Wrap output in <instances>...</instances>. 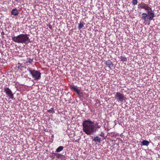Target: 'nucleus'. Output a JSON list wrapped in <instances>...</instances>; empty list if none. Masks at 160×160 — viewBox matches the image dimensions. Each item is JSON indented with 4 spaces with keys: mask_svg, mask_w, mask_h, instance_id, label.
<instances>
[{
    "mask_svg": "<svg viewBox=\"0 0 160 160\" xmlns=\"http://www.w3.org/2000/svg\"><path fill=\"white\" fill-rule=\"evenodd\" d=\"M63 148H64L63 146H59L58 148L56 149V152H60L63 150Z\"/></svg>",
    "mask_w": 160,
    "mask_h": 160,
    "instance_id": "obj_14",
    "label": "nucleus"
},
{
    "mask_svg": "<svg viewBox=\"0 0 160 160\" xmlns=\"http://www.w3.org/2000/svg\"><path fill=\"white\" fill-rule=\"evenodd\" d=\"M115 97L117 101L118 102H123L124 100V97L123 94L120 92H117L115 95Z\"/></svg>",
    "mask_w": 160,
    "mask_h": 160,
    "instance_id": "obj_6",
    "label": "nucleus"
},
{
    "mask_svg": "<svg viewBox=\"0 0 160 160\" xmlns=\"http://www.w3.org/2000/svg\"><path fill=\"white\" fill-rule=\"evenodd\" d=\"M55 156H52V155L51 156V157H53V158H54L55 157Z\"/></svg>",
    "mask_w": 160,
    "mask_h": 160,
    "instance_id": "obj_24",
    "label": "nucleus"
},
{
    "mask_svg": "<svg viewBox=\"0 0 160 160\" xmlns=\"http://www.w3.org/2000/svg\"><path fill=\"white\" fill-rule=\"evenodd\" d=\"M4 92L9 97L10 99H13L14 98L13 94L12 91L8 87H5L4 89Z\"/></svg>",
    "mask_w": 160,
    "mask_h": 160,
    "instance_id": "obj_5",
    "label": "nucleus"
},
{
    "mask_svg": "<svg viewBox=\"0 0 160 160\" xmlns=\"http://www.w3.org/2000/svg\"><path fill=\"white\" fill-rule=\"evenodd\" d=\"M82 124L83 131L87 135L93 134L102 126V124L100 121L94 123L89 120L83 121Z\"/></svg>",
    "mask_w": 160,
    "mask_h": 160,
    "instance_id": "obj_1",
    "label": "nucleus"
},
{
    "mask_svg": "<svg viewBox=\"0 0 160 160\" xmlns=\"http://www.w3.org/2000/svg\"><path fill=\"white\" fill-rule=\"evenodd\" d=\"M138 8L144 9L148 11L147 14L148 16V19L149 20H152L155 17V13L152 8L149 7L148 4L144 3H142L138 5Z\"/></svg>",
    "mask_w": 160,
    "mask_h": 160,
    "instance_id": "obj_3",
    "label": "nucleus"
},
{
    "mask_svg": "<svg viewBox=\"0 0 160 160\" xmlns=\"http://www.w3.org/2000/svg\"><path fill=\"white\" fill-rule=\"evenodd\" d=\"M138 2L137 0H132V4L134 6L137 5Z\"/></svg>",
    "mask_w": 160,
    "mask_h": 160,
    "instance_id": "obj_20",
    "label": "nucleus"
},
{
    "mask_svg": "<svg viewBox=\"0 0 160 160\" xmlns=\"http://www.w3.org/2000/svg\"><path fill=\"white\" fill-rule=\"evenodd\" d=\"M47 112H50V113H54L55 112L54 108H51L50 109L48 110Z\"/></svg>",
    "mask_w": 160,
    "mask_h": 160,
    "instance_id": "obj_17",
    "label": "nucleus"
},
{
    "mask_svg": "<svg viewBox=\"0 0 160 160\" xmlns=\"http://www.w3.org/2000/svg\"><path fill=\"white\" fill-rule=\"evenodd\" d=\"M33 61V59H31L30 58H29L28 59V60L26 62V63H31Z\"/></svg>",
    "mask_w": 160,
    "mask_h": 160,
    "instance_id": "obj_19",
    "label": "nucleus"
},
{
    "mask_svg": "<svg viewBox=\"0 0 160 160\" xmlns=\"http://www.w3.org/2000/svg\"><path fill=\"white\" fill-rule=\"evenodd\" d=\"M18 69L22 70V68H23V66H22V65L20 63H18L17 66Z\"/></svg>",
    "mask_w": 160,
    "mask_h": 160,
    "instance_id": "obj_18",
    "label": "nucleus"
},
{
    "mask_svg": "<svg viewBox=\"0 0 160 160\" xmlns=\"http://www.w3.org/2000/svg\"><path fill=\"white\" fill-rule=\"evenodd\" d=\"M48 27H49V28L50 29H52V26L51 25H49V26H48Z\"/></svg>",
    "mask_w": 160,
    "mask_h": 160,
    "instance_id": "obj_22",
    "label": "nucleus"
},
{
    "mask_svg": "<svg viewBox=\"0 0 160 160\" xmlns=\"http://www.w3.org/2000/svg\"><path fill=\"white\" fill-rule=\"evenodd\" d=\"M120 59L121 61L122 62H127V58L125 57L121 56L120 57Z\"/></svg>",
    "mask_w": 160,
    "mask_h": 160,
    "instance_id": "obj_16",
    "label": "nucleus"
},
{
    "mask_svg": "<svg viewBox=\"0 0 160 160\" xmlns=\"http://www.w3.org/2000/svg\"><path fill=\"white\" fill-rule=\"evenodd\" d=\"M142 17H141L142 19L144 20V22L147 21V19H148V16L147 13L145 12H143L142 14Z\"/></svg>",
    "mask_w": 160,
    "mask_h": 160,
    "instance_id": "obj_10",
    "label": "nucleus"
},
{
    "mask_svg": "<svg viewBox=\"0 0 160 160\" xmlns=\"http://www.w3.org/2000/svg\"><path fill=\"white\" fill-rule=\"evenodd\" d=\"M106 64L107 65L109 68L110 69H112V68L113 67V64L112 63L111 61L108 60L107 61H106L105 62Z\"/></svg>",
    "mask_w": 160,
    "mask_h": 160,
    "instance_id": "obj_8",
    "label": "nucleus"
},
{
    "mask_svg": "<svg viewBox=\"0 0 160 160\" xmlns=\"http://www.w3.org/2000/svg\"><path fill=\"white\" fill-rule=\"evenodd\" d=\"M85 24V23H84L83 22H80L78 27V29H81L84 27V25Z\"/></svg>",
    "mask_w": 160,
    "mask_h": 160,
    "instance_id": "obj_13",
    "label": "nucleus"
},
{
    "mask_svg": "<svg viewBox=\"0 0 160 160\" xmlns=\"http://www.w3.org/2000/svg\"><path fill=\"white\" fill-rule=\"evenodd\" d=\"M29 36V35L27 34H21L16 36L13 35L12 40L16 43L27 44L31 42Z\"/></svg>",
    "mask_w": 160,
    "mask_h": 160,
    "instance_id": "obj_2",
    "label": "nucleus"
},
{
    "mask_svg": "<svg viewBox=\"0 0 160 160\" xmlns=\"http://www.w3.org/2000/svg\"><path fill=\"white\" fill-rule=\"evenodd\" d=\"M149 142L146 140H143L142 142L141 143L143 146H148L149 144Z\"/></svg>",
    "mask_w": 160,
    "mask_h": 160,
    "instance_id": "obj_12",
    "label": "nucleus"
},
{
    "mask_svg": "<svg viewBox=\"0 0 160 160\" xmlns=\"http://www.w3.org/2000/svg\"><path fill=\"white\" fill-rule=\"evenodd\" d=\"M2 35H4V33L3 32H2L1 33Z\"/></svg>",
    "mask_w": 160,
    "mask_h": 160,
    "instance_id": "obj_23",
    "label": "nucleus"
},
{
    "mask_svg": "<svg viewBox=\"0 0 160 160\" xmlns=\"http://www.w3.org/2000/svg\"><path fill=\"white\" fill-rule=\"evenodd\" d=\"M76 86L74 85L71 86V88L73 89L74 91L78 94L79 96H82L83 95V92H81L79 89L76 88Z\"/></svg>",
    "mask_w": 160,
    "mask_h": 160,
    "instance_id": "obj_7",
    "label": "nucleus"
},
{
    "mask_svg": "<svg viewBox=\"0 0 160 160\" xmlns=\"http://www.w3.org/2000/svg\"><path fill=\"white\" fill-rule=\"evenodd\" d=\"M27 70L29 72L32 78H34L35 80H38L40 79L41 78V73L40 71L32 70L30 68L27 69Z\"/></svg>",
    "mask_w": 160,
    "mask_h": 160,
    "instance_id": "obj_4",
    "label": "nucleus"
},
{
    "mask_svg": "<svg viewBox=\"0 0 160 160\" xmlns=\"http://www.w3.org/2000/svg\"><path fill=\"white\" fill-rule=\"evenodd\" d=\"M92 141H94L96 143H100L101 141V138L98 136L94 137L92 140Z\"/></svg>",
    "mask_w": 160,
    "mask_h": 160,
    "instance_id": "obj_9",
    "label": "nucleus"
},
{
    "mask_svg": "<svg viewBox=\"0 0 160 160\" xmlns=\"http://www.w3.org/2000/svg\"><path fill=\"white\" fill-rule=\"evenodd\" d=\"M99 136L102 137H104L105 136V134L103 132H101L100 134H99Z\"/></svg>",
    "mask_w": 160,
    "mask_h": 160,
    "instance_id": "obj_21",
    "label": "nucleus"
},
{
    "mask_svg": "<svg viewBox=\"0 0 160 160\" xmlns=\"http://www.w3.org/2000/svg\"><path fill=\"white\" fill-rule=\"evenodd\" d=\"M52 156H55L57 158H59L61 156V154L58 153H52Z\"/></svg>",
    "mask_w": 160,
    "mask_h": 160,
    "instance_id": "obj_15",
    "label": "nucleus"
},
{
    "mask_svg": "<svg viewBox=\"0 0 160 160\" xmlns=\"http://www.w3.org/2000/svg\"><path fill=\"white\" fill-rule=\"evenodd\" d=\"M11 14L17 16L19 14L18 10L16 8L13 9L11 12Z\"/></svg>",
    "mask_w": 160,
    "mask_h": 160,
    "instance_id": "obj_11",
    "label": "nucleus"
}]
</instances>
